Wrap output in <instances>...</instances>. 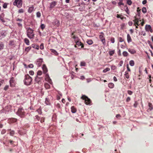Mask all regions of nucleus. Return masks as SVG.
<instances>
[{"label":"nucleus","instance_id":"obj_31","mask_svg":"<svg viewBox=\"0 0 153 153\" xmlns=\"http://www.w3.org/2000/svg\"><path fill=\"white\" fill-rule=\"evenodd\" d=\"M44 86H45V88L46 89H48L50 88V86L49 84L47 83H46L44 84Z\"/></svg>","mask_w":153,"mask_h":153},{"label":"nucleus","instance_id":"obj_50","mask_svg":"<svg viewBox=\"0 0 153 153\" xmlns=\"http://www.w3.org/2000/svg\"><path fill=\"white\" fill-rule=\"evenodd\" d=\"M6 132V130L5 129H3L2 130L1 133L2 134H4V133H5Z\"/></svg>","mask_w":153,"mask_h":153},{"label":"nucleus","instance_id":"obj_6","mask_svg":"<svg viewBox=\"0 0 153 153\" xmlns=\"http://www.w3.org/2000/svg\"><path fill=\"white\" fill-rule=\"evenodd\" d=\"M10 86L11 87H14L15 86V81L14 78L13 77H12L10 80Z\"/></svg>","mask_w":153,"mask_h":153},{"label":"nucleus","instance_id":"obj_19","mask_svg":"<svg viewBox=\"0 0 153 153\" xmlns=\"http://www.w3.org/2000/svg\"><path fill=\"white\" fill-rule=\"evenodd\" d=\"M71 111L72 113H75L76 112L77 110L74 106H71Z\"/></svg>","mask_w":153,"mask_h":153},{"label":"nucleus","instance_id":"obj_56","mask_svg":"<svg viewBox=\"0 0 153 153\" xmlns=\"http://www.w3.org/2000/svg\"><path fill=\"white\" fill-rule=\"evenodd\" d=\"M11 121L12 122H15L17 121V119L15 118H13L11 119Z\"/></svg>","mask_w":153,"mask_h":153},{"label":"nucleus","instance_id":"obj_1","mask_svg":"<svg viewBox=\"0 0 153 153\" xmlns=\"http://www.w3.org/2000/svg\"><path fill=\"white\" fill-rule=\"evenodd\" d=\"M23 81L25 84L27 85H30L31 84L32 78L28 74H27L25 76V78Z\"/></svg>","mask_w":153,"mask_h":153},{"label":"nucleus","instance_id":"obj_23","mask_svg":"<svg viewBox=\"0 0 153 153\" xmlns=\"http://www.w3.org/2000/svg\"><path fill=\"white\" fill-rule=\"evenodd\" d=\"M115 52V51L114 50L110 51H109V55L110 56H112L114 54Z\"/></svg>","mask_w":153,"mask_h":153},{"label":"nucleus","instance_id":"obj_41","mask_svg":"<svg viewBox=\"0 0 153 153\" xmlns=\"http://www.w3.org/2000/svg\"><path fill=\"white\" fill-rule=\"evenodd\" d=\"M31 49V47L30 46L28 47L25 48V51H26L27 52L30 50Z\"/></svg>","mask_w":153,"mask_h":153},{"label":"nucleus","instance_id":"obj_8","mask_svg":"<svg viewBox=\"0 0 153 153\" xmlns=\"http://www.w3.org/2000/svg\"><path fill=\"white\" fill-rule=\"evenodd\" d=\"M75 33V32H74L71 33V37L72 38L74 39V42H75L79 40V39L78 37L74 35V33Z\"/></svg>","mask_w":153,"mask_h":153},{"label":"nucleus","instance_id":"obj_11","mask_svg":"<svg viewBox=\"0 0 153 153\" xmlns=\"http://www.w3.org/2000/svg\"><path fill=\"white\" fill-rule=\"evenodd\" d=\"M53 25H56V27H59L60 25V22L57 19H55L53 22Z\"/></svg>","mask_w":153,"mask_h":153},{"label":"nucleus","instance_id":"obj_42","mask_svg":"<svg viewBox=\"0 0 153 153\" xmlns=\"http://www.w3.org/2000/svg\"><path fill=\"white\" fill-rule=\"evenodd\" d=\"M138 102L136 101H135L134 102V108H136L137 107L138 105Z\"/></svg>","mask_w":153,"mask_h":153},{"label":"nucleus","instance_id":"obj_7","mask_svg":"<svg viewBox=\"0 0 153 153\" xmlns=\"http://www.w3.org/2000/svg\"><path fill=\"white\" fill-rule=\"evenodd\" d=\"M145 29L146 30L147 32L150 31L151 33H153V30L152 29V27L150 25H146Z\"/></svg>","mask_w":153,"mask_h":153},{"label":"nucleus","instance_id":"obj_39","mask_svg":"<svg viewBox=\"0 0 153 153\" xmlns=\"http://www.w3.org/2000/svg\"><path fill=\"white\" fill-rule=\"evenodd\" d=\"M36 111L38 112V113L40 114L42 113V109H41L40 108L37 110Z\"/></svg>","mask_w":153,"mask_h":153},{"label":"nucleus","instance_id":"obj_3","mask_svg":"<svg viewBox=\"0 0 153 153\" xmlns=\"http://www.w3.org/2000/svg\"><path fill=\"white\" fill-rule=\"evenodd\" d=\"M81 99L85 101V103L87 105H90L91 103V100L90 99L85 95H82L81 98Z\"/></svg>","mask_w":153,"mask_h":153},{"label":"nucleus","instance_id":"obj_13","mask_svg":"<svg viewBox=\"0 0 153 153\" xmlns=\"http://www.w3.org/2000/svg\"><path fill=\"white\" fill-rule=\"evenodd\" d=\"M99 38L100 39L103 44L104 45L105 42V39L102 35H101L99 36Z\"/></svg>","mask_w":153,"mask_h":153},{"label":"nucleus","instance_id":"obj_32","mask_svg":"<svg viewBox=\"0 0 153 153\" xmlns=\"http://www.w3.org/2000/svg\"><path fill=\"white\" fill-rule=\"evenodd\" d=\"M6 36V34L4 32H1L0 33V37H4Z\"/></svg>","mask_w":153,"mask_h":153},{"label":"nucleus","instance_id":"obj_48","mask_svg":"<svg viewBox=\"0 0 153 153\" xmlns=\"http://www.w3.org/2000/svg\"><path fill=\"white\" fill-rule=\"evenodd\" d=\"M127 3L129 5H131L132 4V2L131 0H128Z\"/></svg>","mask_w":153,"mask_h":153},{"label":"nucleus","instance_id":"obj_5","mask_svg":"<svg viewBox=\"0 0 153 153\" xmlns=\"http://www.w3.org/2000/svg\"><path fill=\"white\" fill-rule=\"evenodd\" d=\"M13 4L19 8L21 7L22 6V0H15L13 3Z\"/></svg>","mask_w":153,"mask_h":153},{"label":"nucleus","instance_id":"obj_37","mask_svg":"<svg viewBox=\"0 0 153 153\" xmlns=\"http://www.w3.org/2000/svg\"><path fill=\"white\" fill-rule=\"evenodd\" d=\"M137 11L138 12V14L137 15H138V16H139L140 15V13L141 12V9H140L139 7H137Z\"/></svg>","mask_w":153,"mask_h":153},{"label":"nucleus","instance_id":"obj_16","mask_svg":"<svg viewBox=\"0 0 153 153\" xmlns=\"http://www.w3.org/2000/svg\"><path fill=\"white\" fill-rule=\"evenodd\" d=\"M140 16H138V15H136L134 17V19L133 20V21H136L139 22V21H141V20H139L140 19Z\"/></svg>","mask_w":153,"mask_h":153},{"label":"nucleus","instance_id":"obj_9","mask_svg":"<svg viewBox=\"0 0 153 153\" xmlns=\"http://www.w3.org/2000/svg\"><path fill=\"white\" fill-rule=\"evenodd\" d=\"M42 79V77H39L38 76H36V77L35 79V81L38 83L39 84H41L42 83L41 80Z\"/></svg>","mask_w":153,"mask_h":153},{"label":"nucleus","instance_id":"obj_40","mask_svg":"<svg viewBox=\"0 0 153 153\" xmlns=\"http://www.w3.org/2000/svg\"><path fill=\"white\" fill-rule=\"evenodd\" d=\"M110 70V69L109 68H107L103 70V73H106L107 71H109Z\"/></svg>","mask_w":153,"mask_h":153},{"label":"nucleus","instance_id":"obj_25","mask_svg":"<svg viewBox=\"0 0 153 153\" xmlns=\"http://www.w3.org/2000/svg\"><path fill=\"white\" fill-rule=\"evenodd\" d=\"M125 76L127 79H128L129 78L130 76L129 74V73H128L127 71H126L125 72Z\"/></svg>","mask_w":153,"mask_h":153},{"label":"nucleus","instance_id":"obj_63","mask_svg":"<svg viewBox=\"0 0 153 153\" xmlns=\"http://www.w3.org/2000/svg\"><path fill=\"white\" fill-rule=\"evenodd\" d=\"M45 118L44 117H42L41 119V122L42 123H43L44 122Z\"/></svg>","mask_w":153,"mask_h":153},{"label":"nucleus","instance_id":"obj_60","mask_svg":"<svg viewBox=\"0 0 153 153\" xmlns=\"http://www.w3.org/2000/svg\"><path fill=\"white\" fill-rule=\"evenodd\" d=\"M9 88V86L8 85H6L4 88V90L5 91H7Z\"/></svg>","mask_w":153,"mask_h":153},{"label":"nucleus","instance_id":"obj_49","mask_svg":"<svg viewBox=\"0 0 153 153\" xmlns=\"http://www.w3.org/2000/svg\"><path fill=\"white\" fill-rule=\"evenodd\" d=\"M45 25L44 24H42L41 25V28L43 30L45 28Z\"/></svg>","mask_w":153,"mask_h":153},{"label":"nucleus","instance_id":"obj_17","mask_svg":"<svg viewBox=\"0 0 153 153\" xmlns=\"http://www.w3.org/2000/svg\"><path fill=\"white\" fill-rule=\"evenodd\" d=\"M128 51L131 54H134L136 53V51L133 49L129 48L128 49Z\"/></svg>","mask_w":153,"mask_h":153},{"label":"nucleus","instance_id":"obj_51","mask_svg":"<svg viewBox=\"0 0 153 153\" xmlns=\"http://www.w3.org/2000/svg\"><path fill=\"white\" fill-rule=\"evenodd\" d=\"M127 93L128 94L131 95L133 94V92L131 91L128 90L127 91Z\"/></svg>","mask_w":153,"mask_h":153},{"label":"nucleus","instance_id":"obj_54","mask_svg":"<svg viewBox=\"0 0 153 153\" xmlns=\"http://www.w3.org/2000/svg\"><path fill=\"white\" fill-rule=\"evenodd\" d=\"M118 39L120 42H122L124 41V39L121 37H119Z\"/></svg>","mask_w":153,"mask_h":153},{"label":"nucleus","instance_id":"obj_36","mask_svg":"<svg viewBox=\"0 0 153 153\" xmlns=\"http://www.w3.org/2000/svg\"><path fill=\"white\" fill-rule=\"evenodd\" d=\"M149 109H150V110H151L153 109V106H152V104L151 103L149 102Z\"/></svg>","mask_w":153,"mask_h":153},{"label":"nucleus","instance_id":"obj_27","mask_svg":"<svg viewBox=\"0 0 153 153\" xmlns=\"http://www.w3.org/2000/svg\"><path fill=\"white\" fill-rule=\"evenodd\" d=\"M108 87L110 88H113L114 87V84L113 83H110L108 84Z\"/></svg>","mask_w":153,"mask_h":153},{"label":"nucleus","instance_id":"obj_20","mask_svg":"<svg viewBox=\"0 0 153 153\" xmlns=\"http://www.w3.org/2000/svg\"><path fill=\"white\" fill-rule=\"evenodd\" d=\"M34 10V7L33 6L30 7H29L28 12L29 13H31Z\"/></svg>","mask_w":153,"mask_h":153},{"label":"nucleus","instance_id":"obj_44","mask_svg":"<svg viewBox=\"0 0 153 153\" xmlns=\"http://www.w3.org/2000/svg\"><path fill=\"white\" fill-rule=\"evenodd\" d=\"M36 16L37 17L39 18L41 16V14H40L39 12H38L36 13Z\"/></svg>","mask_w":153,"mask_h":153},{"label":"nucleus","instance_id":"obj_45","mask_svg":"<svg viewBox=\"0 0 153 153\" xmlns=\"http://www.w3.org/2000/svg\"><path fill=\"white\" fill-rule=\"evenodd\" d=\"M16 20L17 22H22V19H19V18H16Z\"/></svg>","mask_w":153,"mask_h":153},{"label":"nucleus","instance_id":"obj_24","mask_svg":"<svg viewBox=\"0 0 153 153\" xmlns=\"http://www.w3.org/2000/svg\"><path fill=\"white\" fill-rule=\"evenodd\" d=\"M24 40L26 44L27 45H30V41L27 39L25 38L24 39Z\"/></svg>","mask_w":153,"mask_h":153},{"label":"nucleus","instance_id":"obj_14","mask_svg":"<svg viewBox=\"0 0 153 153\" xmlns=\"http://www.w3.org/2000/svg\"><path fill=\"white\" fill-rule=\"evenodd\" d=\"M46 78L45 79L46 80H47L48 82L50 84H52V82L48 74H46Z\"/></svg>","mask_w":153,"mask_h":153},{"label":"nucleus","instance_id":"obj_55","mask_svg":"<svg viewBox=\"0 0 153 153\" xmlns=\"http://www.w3.org/2000/svg\"><path fill=\"white\" fill-rule=\"evenodd\" d=\"M7 4L6 3H4L3 4V7L4 8H6L7 7Z\"/></svg>","mask_w":153,"mask_h":153},{"label":"nucleus","instance_id":"obj_30","mask_svg":"<svg viewBox=\"0 0 153 153\" xmlns=\"http://www.w3.org/2000/svg\"><path fill=\"white\" fill-rule=\"evenodd\" d=\"M87 44L89 45H91L93 43V41L92 40H91V39L87 40Z\"/></svg>","mask_w":153,"mask_h":153},{"label":"nucleus","instance_id":"obj_53","mask_svg":"<svg viewBox=\"0 0 153 153\" xmlns=\"http://www.w3.org/2000/svg\"><path fill=\"white\" fill-rule=\"evenodd\" d=\"M40 48L41 50H43L44 49L43 44H41V45L40 46Z\"/></svg>","mask_w":153,"mask_h":153},{"label":"nucleus","instance_id":"obj_47","mask_svg":"<svg viewBox=\"0 0 153 153\" xmlns=\"http://www.w3.org/2000/svg\"><path fill=\"white\" fill-rule=\"evenodd\" d=\"M80 65L81 66H85L86 65V63L84 62H81V63H80Z\"/></svg>","mask_w":153,"mask_h":153},{"label":"nucleus","instance_id":"obj_33","mask_svg":"<svg viewBox=\"0 0 153 153\" xmlns=\"http://www.w3.org/2000/svg\"><path fill=\"white\" fill-rule=\"evenodd\" d=\"M123 55L124 56L126 57L128 56V53L126 51H124L123 52Z\"/></svg>","mask_w":153,"mask_h":153},{"label":"nucleus","instance_id":"obj_43","mask_svg":"<svg viewBox=\"0 0 153 153\" xmlns=\"http://www.w3.org/2000/svg\"><path fill=\"white\" fill-rule=\"evenodd\" d=\"M42 72L41 71H39L37 73V76H41L42 74Z\"/></svg>","mask_w":153,"mask_h":153},{"label":"nucleus","instance_id":"obj_29","mask_svg":"<svg viewBox=\"0 0 153 153\" xmlns=\"http://www.w3.org/2000/svg\"><path fill=\"white\" fill-rule=\"evenodd\" d=\"M32 47L35 48L36 49L38 50L39 48V45H36L35 44H32L31 45Z\"/></svg>","mask_w":153,"mask_h":153},{"label":"nucleus","instance_id":"obj_35","mask_svg":"<svg viewBox=\"0 0 153 153\" xmlns=\"http://www.w3.org/2000/svg\"><path fill=\"white\" fill-rule=\"evenodd\" d=\"M4 47V45L2 42L0 43V51L3 49Z\"/></svg>","mask_w":153,"mask_h":153},{"label":"nucleus","instance_id":"obj_62","mask_svg":"<svg viewBox=\"0 0 153 153\" xmlns=\"http://www.w3.org/2000/svg\"><path fill=\"white\" fill-rule=\"evenodd\" d=\"M123 62L122 61H120V62H119V63L118 65L120 66H122V64H123Z\"/></svg>","mask_w":153,"mask_h":153},{"label":"nucleus","instance_id":"obj_57","mask_svg":"<svg viewBox=\"0 0 153 153\" xmlns=\"http://www.w3.org/2000/svg\"><path fill=\"white\" fill-rule=\"evenodd\" d=\"M29 74L31 75H33L34 74V72L33 71H29Z\"/></svg>","mask_w":153,"mask_h":153},{"label":"nucleus","instance_id":"obj_2","mask_svg":"<svg viewBox=\"0 0 153 153\" xmlns=\"http://www.w3.org/2000/svg\"><path fill=\"white\" fill-rule=\"evenodd\" d=\"M27 35L30 39H33L34 37L33 30L30 28H28L27 30Z\"/></svg>","mask_w":153,"mask_h":153},{"label":"nucleus","instance_id":"obj_26","mask_svg":"<svg viewBox=\"0 0 153 153\" xmlns=\"http://www.w3.org/2000/svg\"><path fill=\"white\" fill-rule=\"evenodd\" d=\"M117 18H120L122 20L124 18L123 16L121 14H117Z\"/></svg>","mask_w":153,"mask_h":153},{"label":"nucleus","instance_id":"obj_64","mask_svg":"<svg viewBox=\"0 0 153 153\" xmlns=\"http://www.w3.org/2000/svg\"><path fill=\"white\" fill-rule=\"evenodd\" d=\"M126 12L128 14H129V10L128 9V8L127 7L126 9L125 10Z\"/></svg>","mask_w":153,"mask_h":153},{"label":"nucleus","instance_id":"obj_59","mask_svg":"<svg viewBox=\"0 0 153 153\" xmlns=\"http://www.w3.org/2000/svg\"><path fill=\"white\" fill-rule=\"evenodd\" d=\"M21 22H17V24L18 26L19 27H21L22 26V24L21 23Z\"/></svg>","mask_w":153,"mask_h":153},{"label":"nucleus","instance_id":"obj_58","mask_svg":"<svg viewBox=\"0 0 153 153\" xmlns=\"http://www.w3.org/2000/svg\"><path fill=\"white\" fill-rule=\"evenodd\" d=\"M34 66L32 64H30L28 65V67L30 68H33Z\"/></svg>","mask_w":153,"mask_h":153},{"label":"nucleus","instance_id":"obj_12","mask_svg":"<svg viewBox=\"0 0 153 153\" xmlns=\"http://www.w3.org/2000/svg\"><path fill=\"white\" fill-rule=\"evenodd\" d=\"M43 62V59L42 58H40L37 60V61L36 62V64L38 65L39 66H40L42 64V62Z\"/></svg>","mask_w":153,"mask_h":153},{"label":"nucleus","instance_id":"obj_52","mask_svg":"<svg viewBox=\"0 0 153 153\" xmlns=\"http://www.w3.org/2000/svg\"><path fill=\"white\" fill-rule=\"evenodd\" d=\"M24 12V10L22 9H20L18 10V13H23Z\"/></svg>","mask_w":153,"mask_h":153},{"label":"nucleus","instance_id":"obj_22","mask_svg":"<svg viewBox=\"0 0 153 153\" xmlns=\"http://www.w3.org/2000/svg\"><path fill=\"white\" fill-rule=\"evenodd\" d=\"M8 131H10V135L13 136L15 134V131L13 130H11V129H8L7 130Z\"/></svg>","mask_w":153,"mask_h":153},{"label":"nucleus","instance_id":"obj_38","mask_svg":"<svg viewBox=\"0 0 153 153\" xmlns=\"http://www.w3.org/2000/svg\"><path fill=\"white\" fill-rule=\"evenodd\" d=\"M142 11L143 13H145L146 12V7H143L142 9Z\"/></svg>","mask_w":153,"mask_h":153},{"label":"nucleus","instance_id":"obj_10","mask_svg":"<svg viewBox=\"0 0 153 153\" xmlns=\"http://www.w3.org/2000/svg\"><path fill=\"white\" fill-rule=\"evenodd\" d=\"M75 42L76 43V45L78 47L81 46V48H84V45L83 44L79 41V40H77V41Z\"/></svg>","mask_w":153,"mask_h":153},{"label":"nucleus","instance_id":"obj_34","mask_svg":"<svg viewBox=\"0 0 153 153\" xmlns=\"http://www.w3.org/2000/svg\"><path fill=\"white\" fill-rule=\"evenodd\" d=\"M129 64L131 66H133L134 65V62L133 60H131L129 62Z\"/></svg>","mask_w":153,"mask_h":153},{"label":"nucleus","instance_id":"obj_61","mask_svg":"<svg viewBox=\"0 0 153 153\" xmlns=\"http://www.w3.org/2000/svg\"><path fill=\"white\" fill-rule=\"evenodd\" d=\"M131 98L130 97H127V99H126V101L127 102H128L130 100Z\"/></svg>","mask_w":153,"mask_h":153},{"label":"nucleus","instance_id":"obj_21","mask_svg":"<svg viewBox=\"0 0 153 153\" xmlns=\"http://www.w3.org/2000/svg\"><path fill=\"white\" fill-rule=\"evenodd\" d=\"M56 1H53L51 3L50 7L51 8L54 7L56 5Z\"/></svg>","mask_w":153,"mask_h":153},{"label":"nucleus","instance_id":"obj_46","mask_svg":"<svg viewBox=\"0 0 153 153\" xmlns=\"http://www.w3.org/2000/svg\"><path fill=\"white\" fill-rule=\"evenodd\" d=\"M110 41L112 43H114L115 42L114 38V37H111Z\"/></svg>","mask_w":153,"mask_h":153},{"label":"nucleus","instance_id":"obj_4","mask_svg":"<svg viewBox=\"0 0 153 153\" xmlns=\"http://www.w3.org/2000/svg\"><path fill=\"white\" fill-rule=\"evenodd\" d=\"M17 114H18L20 117H25V113L24 110L22 108H19Z\"/></svg>","mask_w":153,"mask_h":153},{"label":"nucleus","instance_id":"obj_28","mask_svg":"<svg viewBox=\"0 0 153 153\" xmlns=\"http://www.w3.org/2000/svg\"><path fill=\"white\" fill-rule=\"evenodd\" d=\"M52 52L53 54H54L55 55H58V53L57 51H56V50L53 49H51L50 50Z\"/></svg>","mask_w":153,"mask_h":153},{"label":"nucleus","instance_id":"obj_18","mask_svg":"<svg viewBox=\"0 0 153 153\" xmlns=\"http://www.w3.org/2000/svg\"><path fill=\"white\" fill-rule=\"evenodd\" d=\"M127 42L128 43L131 42L132 41V39H131V37L129 34H127Z\"/></svg>","mask_w":153,"mask_h":153},{"label":"nucleus","instance_id":"obj_15","mask_svg":"<svg viewBox=\"0 0 153 153\" xmlns=\"http://www.w3.org/2000/svg\"><path fill=\"white\" fill-rule=\"evenodd\" d=\"M42 70H43V73L46 74L48 71V69L45 65L44 64L42 66Z\"/></svg>","mask_w":153,"mask_h":153}]
</instances>
